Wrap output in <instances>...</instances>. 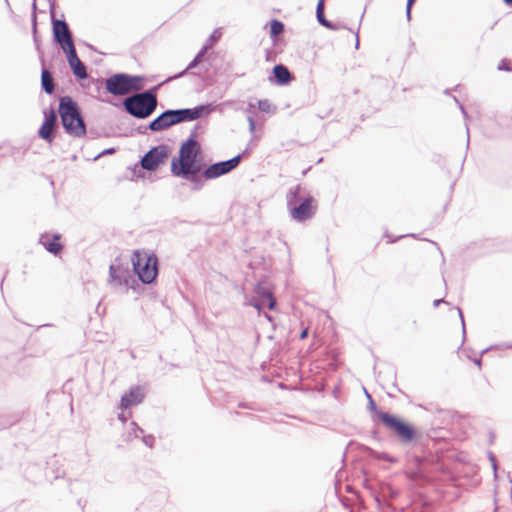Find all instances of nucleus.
I'll list each match as a JSON object with an SVG mask.
<instances>
[{"mask_svg":"<svg viewBox=\"0 0 512 512\" xmlns=\"http://www.w3.org/2000/svg\"><path fill=\"white\" fill-rule=\"evenodd\" d=\"M211 49V44H204L201 50L197 53L196 57L202 61L203 56Z\"/></svg>","mask_w":512,"mask_h":512,"instance_id":"nucleus-27","label":"nucleus"},{"mask_svg":"<svg viewBox=\"0 0 512 512\" xmlns=\"http://www.w3.org/2000/svg\"><path fill=\"white\" fill-rule=\"evenodd\" d=\"M307 334H308L307 329L303 330L302 333H301V338L302 339L305 338L307 336Z\"/></svg>","mask_w":512,"mask_h":512,"instance_id":"nucleus-34","label":"nucleus"},{"mask_svg":"<svg viewBox=\"0 0 512 512\" xmlns=\"http://www.w3.org/2000/svg\"><path fill=\"white\" fill-rule=\"evenodd\" d=\"M299 191V186L291 188L287 193L286 200L292 219L297 222H303L310 219L315 214V210L312 208L311 198L303 199L298 203Z\"/></svg>","mask_w":512,"mask_h":512,"instance_id":"nucleus-7","label":"nucleus"},{"mask_svg":"<svg viewBox=\"0 0 512 512\" xmlns=\"http://www.w3.org/2000/svg\"><path fill=\"white\" fill-rule=\"evenodd\" d=\"M273 73L276 81L280 85H284L290 82L292 75L288 68L282 64H278L273 68Z\"/></svg>","mask_w":512,"mask_h":512,"instance_id":"nucleus-18","label":"nucleus"},{"mask_svg":"<svg viewBox=\"0 0 512 512\" xmlns=\"http://www.w3.org/2000/svg\"><path fill=\"white\" fill-rule=\"evenodd\" d=\"M168 157V148L165 145H159L151 148L141 159V167L148 171L155 170L159 164L163 163Z\"/></svg>","mask_w":512,"mask_h":512,"instance_id":"nucleus-11","label":"nucleus"},{"mask_svg":"<svg viewBox=\"0 0 512 512\" xmlns=\"http://www.w3.org/2000/svg\"><path fill=\"white\" fill-rule=\"evenodd\" d=\"M157 87L134 93L123 101L125 111L137 119L150 117L157 108Z\"/></svg>","mask_w":512,"mask_h":512,"instance_id":"nucleus-4","label":"nucleus"},{"mask_svg":"<svg viewBox=\"0 0 512 512\" xmlns=\"http://www.w3.org/2000/svg\"><path fill=\"white\" fill-rule=\"evenodd\" d=\"M61 123L67 134L75 138L86 135V124L76 101L70 96H63L59 102Z\"/></svg>","mask_w":512,"mask_h":512,"instance_id":"nucleus-3","label":"nucleus"},{"mask_svg":"<svg viewBox=\"0 0 512 512\" xmlns=\"http://www.w3.org/2000/svg\"><path fill=\"white\" fill-rule=\"evenodd\" d=\"M66 54L69 66L71 67L75 76L79 79H85L88 77L86 66L77 56L76 48L69 49L64 52Z\"/></svg>","mask_w":512,"mask_h":512,"instance_id":"nucleus-15","label":"nucleus"},{"mask_svg":"<svg viewBox=\"0 0 512 512\" xmlns=\"http://www.w3.org/2000/svg\"><path fill=\"white\" fill-rule=\"evenodd\" d=\"M196 133L192 132L191 137L180 147L179 159L173 158L171 171L175 176H181L184 179L202 185L196 174L200 171V165H196V158L200 152L198 142L195 140Z\"/></svg>","mask_w":512,"mask_h":512,"instance_id":"nucleus-1","label":"nucleus"},{"mask_svg":"<svg viewBox=\"0 0 512 512\" xmlns=\"http://www.w3.org/2000/svg\"><path fill=\"white\" fill-rule=\"evenodd\" d=\"M320 12H321V9H320V0L317 1V4H316V9H315V16H316V19L317 21L320 23Z\"/></svg>","mask_w":512,"mask_h":512,"instance_id":"nucleus-31","label":"nucleus"},{"mask_svg":"<svg viewBox=\"0 0 512 512\" xmlns=\"http://www.w3.org/2000/svg\"><path fill=\"white\" fill-rule=\"evenodd\" d=\"M33 28L36 29V23L34 22Z\"/></svg>","mask_w":512,"mask_h":512,"instance_id":"nucleus-39","label":"nucleus"},{"mask_svg":"<svg viewBox=\"0 0 512 512\" xmlns=\"http://www.w3.org/2000/svg\"><path fill=\"white\" fill-rule=\"evenodd\" d=\"M32 6H33V9H36V1H35V0H34V2H33V5H32Z\"/></svg>","mask_w":512,"mask_h":512,"instance_id":"nucleus-38","label":"nucleus"},{"mask_svg":"<svg viewBox=\"0 0 512 512\" xmlns=\"http://www.w3.org/2000/svg\"><path fill=\"white\" fill-rule=\"evenodd\" d=\"M376 416L383 425L391 430L403 442H410L416 435L415 429L403 420L386 412L376 411Z\"/></svg>","mask_w":512,"mask_h":512,"instance_id":"nucleus-8","label":"nucleus"},{"mask_svg":"<svg viewBox=\"0 0 512 512\" xmlns=\"http://www.w3.org/2000/svg\"><path fill=\"white\" fill-rule=\"evenodd\" d=\"M283 31H284V24L281 21H279L277 19H273L270 22V34H271L272 38H275L278 35L282 34Z\"/></svg>","mask_w":512,"mask_h":512,"instance_id":"nucleus-20","label":"nucleus"},{"mask_svg":"<svg viewBox=\"0 0 512 512\" xmlns=\"http://www.w3.org/2000/svg\"><path fill=\"white\" fill-rule=\"evenodd\" d=\"M142 441L147 447L152 448L155 442V438L152 435H145L142 437Z\"/></svg>","mask_w":512,"mask_h":512,"instance_id":"nucleus-26","label":"nucleus"},{"mask_svg":"<svg viewBox=\"0 0 512 512\" xmlns=\"http://www.w3.org/2000/svg\"><path fill=\"white\" fill-rule=\"evenodd\" d=\"M252 109H253V105H252V104H250V105H249V108L247 109V111H248L249 113H251V112H252Z\"/></svg>","mask_w":512,"mask_h":512,"instance_id":"nucleus-36","label":"nucleus"},{"mask_svg":"<svg viewBox=\"0 0 512 512\" xmlns=\"http://www.w3.org/2000/svg\"><path fill=\"white\" fill-rule=\"evenodd\" d=\"M142 76H133L125 73L115 74L105 81L106 90L115 96L127 95L142 89Z\"/></svg>","mask_w":512,"mask_h":512,"instance_id":"nucleus-6","label":"nucleus"},{"mask_svg":"<svg viewBox=\"0 0 512 512\" xmlns=\"http://www.w3.org/2000/svg\"><path fill=\"white\" fill-rule=\"evenodd\" d=\"M258 108L263 112H269L271 108V104L268 100H259Z\"/></svg>","mask_w":512,"mask_h":512,"instance_id":"nucleus-24","label":"nucleus"},{"mask_svg":"<svg viewBox=\"0 0 512 512\" xmlns=\"http://www.w3.org/2000/svg\"><path fill=\"white\" fill-rule=\"evenodd\" d=\"M130 426H131V432H129V435L133 434V436L135 438H138L139 437L138 433H143V430L137 425L136 422H131Z\"/></svg>","mask_w":512,"mask_h":512,"instance_id":"nucleus-23","label":"nucleus"},{"mask_svg":"<svg viewBox=\"0 0 512 512\" xmlns=\"http://www.w3.org/2000/svg\"><path fill=\"white\" fill-rule=\"evenodd\" d=\"M48 234H41L39 237V244H41L49 253L57 255L62 249L63 245L58 241L60 239L59 234H54L52 240H48Z\"/></svg>","mask_w":512,"mask_h":512,"instance_id":"nucleus-17","label":"nucleus"},{"mask_svg":"<svg viewBox=\"0 0 512 512\" xmlns=\"http://www.w3.org/2000/svg\"><path fill=\"white\" fill-rule=\"evenodd\" d=\"M41 85L42 89L47 94H52L54 92V81L52 74L46 69H44L41 74Z\"/></svg>","mask_w":512,"mask_h":512,"instance_id":"nucleus-19","label":"nucleus"},{"mask_svg":"<svg viewBox=\"0 0 512 512\" xmlns=\"http://www.w3.org/2000/svg\"><path fill=\"white\" fill-rule=\"evenodd\" d=\"M143 398L144 394L142 389L138 386L133 387L121 397L120 408L124 410L131 406L138 405L142 402Z\"/></svg>","mask_w":512,"mask_h":512,"instance_id":"nucleus-16","label":"nucleus"},{"mask_svg":"<svg viewBox=\"0 0 512 512\" xmlns=\"http://www.w3.org/2000/svg\"><path fill=\"white\" fill-rule=\"evenodd\" d=\"M57 124V114L56 111L51 108L49 111L44 112V121L38 131V135L40 138L45 140L48 143H52L53 141V133Z\"/></svg>","mask_w":512,"mask_h":512,"instance_id":"nucleus-14","label":"nucleus"},{"mask_svg":"<svg viewBox=\"0 0 512 512\" xmlns=\"http://www.w3.org/2000/svg\"><path fill=\"white\" fill-rule=\"evenodd\" d=\"M115 152V149L114 148H109V149H106L104 150L102 153L98 154L95 159H98L100 156L102 155H106V154H112Z\"/></svg>","mask_w":512,"mask_h":512,"instance_id":"nucleus-32","label":"nucleus"},{"mask_svg":"<svg viewBox=\"0 0 512 512\" xmlns=\"http://www.w3.org/2000/svg\"><path fill=\"white\" fill-rule=\"evenodd\" d=\"M265 317H266L269 321H271V317H270L268 314H265Z\"/></svg>","mask_w":512,"mask_h":512,"instance_id":"nucleus-37","label":"nucleus"},{"mask_svg":"<svg viewBox=\"0 0 512 512\" xmlns=\"http://www.w3.org/2000/svg\"><path fill=\"white\" fill-rule=\"evenodd\" d=\"M131 416V414H126L125 412H121L119 415H118V419L122 422V423H125L128 418Z\"/></svg>","mask_w":512,"mask_h":512,"instance_id":"nucleus-30","label":"nucleus"},{"mask_svg":"<svg viewBox=\"0 0 512 512\" xmlns=\"http://www.w3.org/2000/svg\"><path fill=\"white\" fill-rule=\"evenodd\" d=\"M247 120H248V123H249V131L251 133H254L255 129H256L254 118L252 116H248Z\"/></svg>","mask_w":512,"mask_h":512,"instance_id":"nucleus-28","label":"nucleus"},{"mask_svg":"<svg viewBox=\"0 0 512 512\" xmlns=\"http://www.w3.org/2000/svg\"><path fill=\"white\" fill-rule=\"evenodd\" d=\"M248 305L256 308L258 311H260L265 306L272 310L276 305V300L268 288L259 284L256 287V297L251 298L248 302Z\"/></svg>","mask_w":512,"mask_h":512,"instance_id":"nucleus-13","label":"nucleus"},{"mask_svg":"<svg viewBox=\"0 0 512 512\" xmlns=\"http://www.w3.org/2000/svg\"><path fill=\"white\" fill-rule=\"evenodd\" d=\"M321 22H322L323 26L329 27L328 22L326 21V19L323 16H322Z\"/></svg>","mask_w":512,"mask_h":512,"instance_id":"nucleus-33","label":"nucleus"},{"mask_svg":"<svg viewBox=\"0 0 512 512\" xmlns=\"http://www.w3.org/2000/svg\"><path fill=\"white\" fill-rule=\"evenodd\" d=\"M507 5L512 6V0H503Z\"/></svg>","mask_w":512,"mask_h":512,"instance_id":"nucleus-35","label":"nucleus"},{"mask_svg":"<svg viewBox=\"0 0 512 512\" xmlns=\"http://www.w3.org/2000/svg\"><path fill=\"white\" fill-rule=\"evenodd\" d=\"M133 271L145 283H152L157 276V257L145 251H135L131 258Z\"/></svg>","mask_w":512,"mask_h":512,"instance_id":"nucleus-5","label":"nucleus"},{"mask_svg":"<svg viewBox=\"0 0 512 512\" xmlns=\"http://www.w3.org/2000/svg\"><path fill=\"white\" fill-rule=\"evenodd\" d=\"M241 158L242 154H238L229 160L214 163L204 170L203 176L206 179H215L225 175L239 165Z\"/></svg>","mask_w":512,"mask_h":512,"instance_id":"nucleus-12","label":"nucleus"},{"mask_svg":"<svg viewBox=\"0 0 512 512\" xmlns=\"http://www.w3.org/2000/svg\"><path fill=\"white\" fill-rule=\"evenodd\" d=\"M212 112L210 105H199L194 108L168 109L149 123L148 128L153 132L166 130L176 124L194 121L203 114Z\"/></svg>","mask_w":512,"mask_h":512,"instance_id":"nucleus-2","label":"nucleus"},{"mask_svg":"<svg viewBox=\"0 0 512 512\" xmlns=\"http://www.w3.org/2000/svg\"><path fill=\"white\" fill-rule=\"evenodd\" d=\"M200 62H201V60H200V59H198V58L195 56V58H194V59H193V60L188 64V66L186 67V69H185V70H183L182 72H180V73H178V74H176V75H174V76L169 77V78L166 80V82H169V81H172V80H174V79H177V78L182 77V76H183V75H184L188 70L195 68V67H196Z\"/></svg>","mask_w":512,"mask_h":512,"instance_id":"nucleus-21","label":"nucleus"},{"mask_svg":"<svg viewBox=\"0 0 512 512\" xmlns=\"http://www.w3.org/2000/svg\"><path fill=\"white\" fill-rule=\"evenodd\" d=\"M499 70H505V71H511L512 70V64L509 60H502L498 66Z\"/></svg>","mask_w":512,"mask_h":512,"instance_id":"nucleus-25","label":"nucleus"},{"mask_svg":"<svg viewBox=\"0 0 512 512\" xmlns=\"http://www.w3.org/2000/svg\"><path fill=\"white\" fill-rule=\"evenodd\" d=\"M416 0H407V7H406V12H407V17L410 18L411 16V9H412V6L414 4Z\"/></svg>","mask_w":512,"mask_h":512,"instance_id":"nucleus-29","label":"nucleus"},{"mask_svg":"<svg viewBox=\"0 0 512 512\" xmlns=\"http://www.w3.org/2000/svg\"><path fill=\"white\" fill-rule=\"evenodd\" d=\"M130 278H132V273L128 263L124 264L120 258H116L109 267L108 284L115 288L128 286Z\"/></svg>","mask_w":512,"mask_h":512,"instance_id":"nucleus-9","label":"nucleus"},{"mask_svg":"<svg viewBox=\"0 0 512 512\" xmlns=\"http://www.w3.org/2000/svg\"><path fill=\"white\" fill-rule=\"evenodd\" d=\"M221 33L219 30H214V32L210 35V37L206 40L205 44H211V48L214 44L220 39Z\"/></svg>","mask_w":512,"mask_h":512,"instance_id":"nucleus-22","label":"nucleus"},{"mask_svg":"<svg viewBox=\"0 0 512 512\" xmlns=\"http://www.w3.org/2000/svg\"><path fill=\"white\" fill-rule=\"evenodd\" d=\"M53 36L64 52L75 47L71 31L64 20L53 19Z\"/></svg>","mask_w":512,"mask_h":512,"instance_id":"nucleus-10","label":"nucleus"}]
</instances>
